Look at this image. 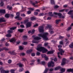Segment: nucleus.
<instances>
[{"instance_id":"f257e3e1","label":"nucleus","mask_w":73,"mask_h":73,"mask_svg":"<svg viewBox=\"0 0 73 73\" xmlns=\"http://www.w3.org/2000/svg\"><path fill=\"white\" fill-rule=\"evenodd\" d=\"M48 33H41L38 35L39 37H41L43 38V40L47 41L48 40V38L47 37V36L48 35Z\"/></svg>"},{"instance_id":"f03ea898","label":"nucleus","mask_w":73,"mask_h":73,"mask_svg":"<svg viewBox=\"0 0 73 73\" xmlns=\"http://www.w3.org/2000/svg\"><path fill=\"white\" fill-rule=\"evenodd\" d=\"M37 50L40 52L42 51V53H45L47 51V50L45 49V48L40 46V45H38Z\"/></svg>"},{"instance_id":"7ed1b4c3","label":"nucleus","mask_w":73,"mask_h":73,"mask_svg":"<svg viewBox=\"0 0 73 73\" xmlns=\"http://www.w3.org/2000/svg\"><path fill=\"white\" fill-rule=\"evenodd\" d=\"M58 50L60 52H58V57L59 58H61V56L59 55L60 53V55H62V53H64V51L62 50V49L61 48H59L58 49Z\"/></svg>"},{"instance_id":"20e7f679","label":"nucleus","mask_w":73,"mask_h":73,"mask_svg":"<svg viewBox=\"0 0 73 73\" xmlns=\"http://www.w3.org/2000/svg\"><path fill=\"white\" fill-rule=\"evenodd\" d=\"M54 63L53 62H52V61H51L50 62H49L48 64V67H53L54 66Z\"/></svg>"},{"instance_id":"39448f33","label":"nucleus","mask_w":73,"mask_h":73,"mask_svg":"<svg viewBox=\"0 0 73 73\" xmlns=\"http://www.w3.org/2000/svg\"><path fill=\"white\" fill-rule=\"evenodd\" d=\"M39 32L42 33L44 31V27L42 26H40L38 28Z\"/></svg>"},{"instance_id":"423d86ee","label":"nucleus","mask_w":73,"mask_h":73,"mask_svg":"<svg viewBox=\"0 0 73 73\" xmlns=\"http://www.w3.org/2000/svg\"><path fill=\"white\" fill-rule=\"evenodd\" d=\"M16 28V27H12L10 28V29L11 30H8L7 31V33H12L13 32V30H15V29Z\"/></svg>"},{"instance_id":"0eeeda50","label":"nucleus","mask_w":73,"mask_h":73,"mask_svg":"<svg viewBox=\"0 0 73 73\" xmlns=\"http://www.w3.org/2000/svg\"><path fill=\"white\" fill-rule=\"evenodd\" d=\"M31 24H32L31 22H29L26 24V28H29L30 27H31Z\"/></svg>"},{"instance_id":"6e6552de","label":"nucleus","mask_w":73,"mask_h":73,"mask_svg":"<svg viewBox=\"0 0 73 73\" xmlns=\"http://www.w3.org/2000/svg\"><path fill=\"white\" fill-rule=\"evenodd\" d=\"M48 28L49 30H50V31H51V30L53 29L52 27V26L50 25H48L45 28V29H47Z\"/></svg>"},{"instance_id":"1a4fd4ad","label":"nucleus","mask_w":73,"mask_h":73,"mask_svg":"<svg viewBox=\"0 0 73 73\" xmlns=\"http://www.w3.org/2000/svg\"><path fill=\"white\" fill-rule=\"evenodd\" d=\"M66 58H63V59L62 60V62L61 65H64L65 63H66Z\"/></svg>"},{"instance_id":"9d476101","label":"nucleus","mask_w":73,"mask_h":73,"mask_svg":"<svg viewBox=\"0 0 73 73\" xmlns=\"http://www.w3.org/2000/svg\"><path fill=\"white\" fill-rule=\"evenodd\" d=\"M41 56L42 58H44V59L45 60H48V58L46 56V55L45 54H42Z\"/></svg>"},{"instance_id":"9b49d317","label":"nucleus","mask_w":73,"mask_h":73,"mask_svg":"<svg viewBox=\"0 0 73 73\" xmlns=\"http://www.w3.org/2000/svg\"><path fill=\"white\" fill-rule=\"evenodd\" d=\"M5 21H6L5 19L3 17L0 19V23H2V22H5Z\"/></svg>"},{"instance_id":"f8f14e48","label":"nucleus","mask_w":73,"mask_h":73,"mask_svg":"<svg viewBox=\"0 0 73 73\" xmlns=\"http://www.w3.org/2000/svg\"><path fill=\"white\" fill-rule=\"evenodd\" d=\"M8 53L11 54H14L15 55L16 54V53L13 51H10L8 52Z\"/></svg>"},{"instance_id":"ddd939ff","label":"nucleus","mask_w":73,"mask_h":73,"mask_svg":"<svg viewBox=\"0 0 73 73\" xmlns=\"http://www.w3.org/2000/svg\"><path fill=\"white\" fill-rule=\"evenodd\" d=\"M16 41V40H15V38H13L11 40H9V41L11 42H15V41Z\"/></svg>"},{"instance_id":"4468645a","label":"nucleus","mask_w":73,"mask_h":73,"mask_svg":"<svg viewBox=\"0 0 73 73\" xmlns=\"http://www.w3.org/2000/svg\"><path fill=\"white\" fill-rule=\"evenodd\" d=\"M67 72H72L73 73V68L68 69L67 70Z\"/></svg>"},{"instance_id":"2eb2a0df","label":"nucleus","mask_w":73,"mask_h":73,"mask_svg":"<svg viewBox=\"0 0 73 73\" xmlns=\"http://www.w3.org/2000/svg\"><path fill=\"white\" fill-rule=\"evenodd\" d=\"M0 13H5V9H2L0 10Z\"/></svg>"},{"instance_id":"dca6fc26","label":"nucleus","mask_w":73,"mask_h":73,"mask_svg":"<svg viewBox=\"0 0 73 73\" xmlns=\"http://www.w3.org/2000/svg\"><path fill=\"white\" fill-rule=\"evenodd\" d=\"M73 10H70L68 13V15H73Z\"/></svg>"},{"instance_id":"f3484780","label":"nucleus","mask_w":73,"mask_h":73,"mask_svg":"<svg viewBox=\"0 0 73 73\" xmlns=\"http://www.w3.org/2000/svg\"><path fill=\"white\" fill-rule=\"evenodd\" d=\"M16 15L17 16L15 17V18H17L18 17L20 16V13L17 12L16 13Z\"/></svg>"},{"instance_id":"a211bd4d","label":"nucleus","mask_w":73,"mask_h":73,"mask_svg":"<svg viewBox=\"0 0 73 73\" xmlns=\"http://www.w3.org/2000/svg\"><path fill=\"white\" fill-rule=\"evenodd\" d=\"M17 65H19V67H23V64H22L21 63H19L17 64Z\"/></svg>"},{"instance_id":"6ab92c4d","label":"nucleus","mask_w":73,"mask_h":73,"mask_svg":"<svg viewBox=\"0 0 73 73\" xmlns=\"http://www.w3.org/2000/svg\"><path fill=\"white\" fill-rule=\"evenodd\" d=\"M32 50H27V53H31L32 52Z\"/></svg>"},{"instance_id":"aec40b11","label":"nucleus","mask_w":73,"mask_h":73,"mask_svg":"<svg viewBox=\"0 0 73 73\" xmlns=\"http://www.w3.org/2000/svg\"><path fill=\"white\" fill-rule=\"evenodd\" d=\"M60 21H61V20L60 19H58V20H56V24H58L60 22Z\"/></svg>"},{"instance_id":"412c9836","label":"nucleus","mask_w":73,"mask_h":73,"mask_svg":"<svg viewBox=\"0 0 73 73\" xmlns=\"http://www.w3.org/2000/svg\"><path fill=\"white\" fill-rule=\"evenodd\" d=\"M5 16L6 18H9L10 17L9 14H6L5 15Z\"/></svg>"},{"instance_id":"4be33fe9","label":"nucleus","mask_w":73,"mask_h":73,"mask_svg":"<svg viewBox=\"0 0 73 73\" xmlns=\"http://www.w3.org/2000/svg\"><path fill=\"white\" fill-rule=\"evenodd\" d=\"M34 40H40L41 38L40 37L38 36L35 37L34 38Z\"/></svg>"},{"instance_id":"5701e85b","label":"nucleus","mask_w":73,"mask_h":73,"mask_svg":"<svg viewBox=\"0 0 73 73\" xmlns=\"http://www.w3.org/2000/svg\"><path fill=\"white\" fill-rule=\"evenodd\" d=\"M61 69V67L60 66L57 67L55 68L54 70H58V69Z\"/></svg>"},{"instance_id":"b1692460","label":"nucleus","mask_w":73,"mask_h":73,"mask_svg":"<svg viewBox=\"0 0 73 73\" xmlns=\"http://www.w3.org/2000/svg\"><path fill=\"white\" fill-rule=\"evenodd\" d=\"M15 19H18V20H20L22 19V18L20 17V16L19 17H18L17 18H15Z\"/></svg>"},{"instance_id":"393cba45","label":"nucleus","mask_w":73,"mask_h":73,"mask_svg":"<svg viewBox=\"0 0 73 73\" xmlns=\"http://www.w3.org/2000/svg\"><path fill=\"white\" fill-rule=\"evenodd\" d=\"M53 53V51H48L47 52V54H52V53Z\"/></svg>"},{"instance_id":"a878e982","label":"nucleus","mask_w":73,"mask_h":73,"mask_svg":"<svg viewBox=\"0 0 73 73\" xmlns=\"http://www.w3.org/2000/svg\"><path fill=\"white\" fill-rule=\"evenodd\" d=\"M70 48H73V43H72L69 46Z\"/></svg>"},{"instance_id":"bb28decb","label":"nucleus","mask_w":73,"mask_h":73,"mask_svg":"<svg viewBox=\"0 0 73 73\" xmlns=\"http://www.w3.org/2000/svg\"><path fill=\"white\" fill-rule=\"evenodd\" d=\"M60 71L62 72H64L65 71V69L62 68L60 69Z\"/></svg>"},{"instance_id":"cd10ccee","label":"nucleus","mask_w":73,"mask_h":73,"mask_svg":"<svg viewBox=\"0 0 73 73\" xmlns=\"http://www.w3.org/2000/svg\"><path fill=\"white\" fill-rule=\"evenodd\" d=\"M7 8L8 9H9V10H11V9H12V7H10L9 6H7Z\"/></svg>"},{"instance_id":"c85d7f7f","label":"nucleus","mask_w":73,"mask_h":73,"mask_svg":"<svg viewBox=\"0 0 73 73\" xmlns=\"http://www.w3.org/2000/svg\"><path fill=\"white\" fill-rule=\"evenodd\" d=\"M40 64H42V65H45V64H46V63H45V62L44 61L41 62L40 63Z\"/></svg>"},{"instance_id":"c756f323","label":"nucleus","mask_w":73,"mask_h":73,"mask_svg":"<svg viewBox=\"0 0 73 73\" xmlns=\"http://www.w3.org/2000/svg\"><path fill=\"white\" fill-rule=\"evenodd\" d=\"M36 18L35 17H33L31 18V20L32 21H33V20H36Z\"/></svg>"},{"instance_id":"7c9ffc66","label":"nucleus","mask_w":73,"mask_h":73,"mask_svg":"<svg viewBox=\"0 0 73 73\" xmlns=\"http://www.w3.org/2000/svg\"><path fill=\"white\" fill-rule=\"evenodd\" d=\"M58 16H59V18H61V16H62V14L61 13H58Z\"/></svg>"},{"instance_id":"2f4dec72","label":"nucleus","mask_w":73,"mask_h":73,"mask_svg":"<svg viewBox=\"0 0 73 73\" xmlns=\"http://www.w3.org/2000/svg\"><path fill=\"white\" fill-rule=\"evenodd\" d=\"M48 15L50 16H53V15L52 14V12H50L49 13Z\"/></svg>"},{"instance_id":"473e14b6","label":"nucleus","mask_w":73,"mask_h":73,"mask_svg":"<svg viewBox=\"0 0 73 73\" xmlns=\"http://www.w3.org/2000/svg\"><path fill=\"white\" fill-rule=\"evenodd\" d=\"M23 31H24V29H18V31L19 32H20L22 33L23 32Z\"/></svg>"},{"instance_id":"72a5a7b5","label":"nucleus","mask_w":73,"mask_h":73,"mask_svg":"<svg viewBox=\"0 0 73 73\" xmlns=\"http://www.w3.org/2000/svg\"><path fill=\"white\" fill-rule=\"evenodd\" d=\"M6 37H11V36H12V35H11L10 34H8L6 35Z\"/></svg>"},{"instance_id":"f704fd0d","label":"nucleus","mask_w":73,"mask_h":73,"mask_svg":"<svg viewBox=\"0 0 73 73\" xmlns=\"http://www.w3.org/2000/svg\"><path fill=\"white\" fill-rule=\"evenodd\" d=\"M15 70L12 69L11 70L10 72L12 73H15L14 72H15Z\"/></svg>"},{"instance_id":"c9c22d12","label":"nucleus","mask_w":73,"mask_h":73,"mask_svg":"<svg viewBox=\"0 0 73 73\" xmlns=\"http://www.w3.org/2000/svg\"><path fill=\"white\" fill-rule=\"evenodd\" d=\"M4 5V3L3 2L1 1V2L0 3V5L1 7H2Z\"/></svg>"},{"instance_id":"e433bc0d","label":"nucleus","mask_w":73,"mask_h":73,"mask_svg":"<svg viewBox=\"0 0 73 73\" xmlns=\"http://www.w3.org/2000/svg\"><path fill=\"white\" fill-rule=\"evenodd\" d=\"M29 21L28 20H25L24 21V23H25V24H26V23L27 24V23H28Z\"/></svg>"},{"instance_id":"4c0bfd02","label":"nucleus","mask_w":73,"mask_h":73,"mask_svg":"<svg viewBox=\"0 0 73 73\" xmlns=\"http://www.w3.org/2000/svg\"><path fill=\"white\" fill-rule=\"evenodd\" d=\"M48 70V68H46L44 72V73H46Z\"/></svg>"},{"instance_id":"58836bf2","label":"nucleus","mask_w":73,"mask_h":73,"mask_svg":"<svg viewBox=\"0 0 73 73\" xmlns=\"http://www.w3.org/2000/svg\"><path fill=\"white\" fill-rule=\"evenodd\" d=\"M44 14L43 13H40L39 15L38 16H44Z\"/></svg>"},{"instance_id":"ea45409f","label":"nucleus","mask_w":73,"mask_h":73,"mask_svg":"<svg viewBox=\"0 0 73 73\" xmlns=\"http://www.w3.org/2000/svg\"><path fill=\"white\" fill-rule=\"evenodd\" d=\"M72 29V27L70 26V27H69L67 29V31H70V29Z\"/></svg>"},{"instance_id":"a19ab883","label":"nucleus","mask_w":73,"mask_h":73,"mask_svg":"<svg viewBox=\"0 0 73 73\" xmlns=\"http://www.w3.org/2000/svg\"><path fill=\"white\" fill-rule=\"evenodd\" d=\"M52 60H54L55 62H56V61H57V58L56 57L54 59H52Z\"/></svg>"},{"instance_id":"79ce46f5","label":"nucleus","mask_w":73,"mask_h":73,"mask_svg":"<svg viewBox=\"0 0 73 73\" xmlns=\"http://www.w3.org/2000/svg\"><path fill=\"white\" fill-rule=\"evenodd\" d=\"M3 49H4V50H7V51H8V50H9V49H8L7 48L5 47L3 48Z\"/></svg>"},{"instance_id":"37998d69","label":"nucleus","mask_w":73,"mask_h":73,"mask_svg":"<svg viewBox=\"0 0 73 73\" xmlns=\"http://www.w3.org/2000/svg\"><path fill=\"white\" fill-rule=\"evenodd\" d=\"M35 30H33L31 32V34H33V33H35Z\"/></svg>"},{"instance_id":"c03bdc74","label":"nucleus","mask_w":73,"mask_h":73,"mask_svg":"<svg viewBox=\"0 0 73 73\" xmlns=\"http://www.w3.org/2000/svg\"><path fill=\"white\" fill-rule=\"evenodd\" d=\"M51 2L52 4H54V0H51Z\"/></svg>"},{"instance_id":"a18cd8bd","label":"nucleus","mask_w":73,"mask_h":73,"mask_svg":"<svg viewBox=\"0 0 73 73\" xmlns=\"http://www.w3.org/2000/svg\"><path fill=\"white\" fill-rule=\"evenodd\" d=\"M23 70H24V68H22L21 69L19 70V72H22V71H23Z\"/></svg>"},{"instance_id":"49530a36","label":"nucleus","mask_w":73,"mask_h":73,"mask_svg":"<svg viewBox=\"0 0 73 73\" xmlns=\"http://www.w3.org/2000/svg\"><path fill=\"white\" fill-rule=\"evenodd\" d=\"M32 5H34V7H38V6L37 5H35V3H32Z\"/></svg>"},{"instance_id":"de8ad7c7","label":"nucleus","mask_w":73,"mask_h":73,"mask_svg":"<svg viewBox=\"0 0 73 73\" xmlns=\"http://www.w3.org/2000/svg\"><path fill=\"white\" fill-rule=\"evenodd\" d=\"M36 54L37 56L40 55V53L39 52H37L36 53Z\"/></svg>"},{"instance_id":"09e8293b","label":"nucleus","mask_w":73,"mask_h":73,"mask_svg":"<svg viewBox=\"0 0 73 73\" xmlns=\"http://www.w3.org/2000/svg\"><path fill=\"white\" fill-rule=\"evenodd\" d=\"M19 48L20 50H23V49H24L23 47L21 46H20Z\"/></svg>"},{"instance_id":"8fccbe9b","label":"nucleus","mask_w":73,"mask_h":73,"mask_svg":"<svg viewBox=\"0 0 73 73\" xmlns=\"http://www.w3.org/2000/svg\"><path fill=\"white\" fill-rule=\"evenodd\" d=\"M38 26V25L37 24H36L34 25L33 27H37Z\"/></svg>"},{"instance_id":"3c124183","label":"nucleus","mask_w":73,"mask_h":73,"mask_svg":"<svg viewBox=\"0 0 73 73\" xmlns=\"http://www.w3.org/2000/svg\"><path fill=\"white\" fill-rule=\"evenodd\" d=\"M59 8V6L58 5H55L54 7V9H56V8Z\"/></svg>"},{"instance_id":"603ef678","label":"nucleus","mask_w":73,"mask_h":73,"mask_svg":"<svg viewBox=\"0 0 73 73\" xmlns=\"http://www.w3.org/2000/svg\"><path fill=\"white\" fill-rule=\"evenodd\" d=\"M1 73H5V70H3L1 71Z\"/></svg>"},{"instance_id":"864d4df0","label":"nucleus","mask_w":73,"mask_h":73,"mask_svg":"<svg viewBox=\"0 0 73 73\" xmlns=\"http://www.w3.org/2000/svg\"><path fill=\"white\" fill-rule=\"evenodd\" d=\"M32 42L33 43H38V42H37V41H35L33 40L32 41Z\"/></svg>"},{"instance_id":"5fc2aeb1","label":"nucleus","mask_w":73,"mask_h":73,"mask_svg":"<svg viewBox=\"0 0 73 73\" xmlns=\"http://www.w3.org/2000/svg\"><path fill=\"white\" fill-rule=\"evenodd\" d=\"M8 62L9 64H11L12 62V60H8Z\"/></svg>"},{"instance_id":"6e6d98bb","label":"nucleus","mask_w":73,"mask_h":73,"mask_svg":"<svg viewBox=\"0 0 73 73\" xmlns=\"http://www.w3.org/2000/svg\"><path fill=\"white\" fill-rule=\"evenodd\" d=\"M5 40V39L4 38H3L1 40V41L2 42H3V41H4Z\"/></svg>"},{"instance_id":"4d7b16f0","label":"nucleus","mask_w":73,"mask_h":73,"mask_svg":"<svg viewBox=\"0 0 73 73\" xmlns=\"http://www.w3.org/2000/svg\"><path fill=\"white\" fill-rule=\"evenodd\" d=\"M21 16L23 17H25V15L24 14H21Z\"/></svg>"},{"instance_id":"13d9d810","label":"nucleus","mask_w":73,"mask_h":73,"mask_svg":"<svg viewBox=\"0 0 73 73\" xmlns=\"http://www.w3.org/2000/svg\"><path fill=\"white\" fill-rule=\"evenodd\" d=\"M27 14H31V12L30 11H27Z\"/></svg>"},{"instance_id":"bf43d9fd","label":"nucleus","mask_w":73,"mask_h":73,"mask_svg":"<svg viewBox=\"0 0 73 73\" xmlns=\"http://www.w3.org/2000/svg\"><path fill=\"white\" fill-rule=\"evenodd\" d=\"M64 9H63L62 10H59V12H63L64 11Z\"/></svg>"},{"instance_id":"052dcab7","label":"nucleus","mask_w":73,"mask_h":73,"mask_svg":"<svg viewBox=\"0 0 73 73\" xmlns=\"http://www.w3.org/2000/svg\"><path fill=\"white\" fill-rule=\"evenodd\" d=\"M1 56L2 57H4V56H5V54L3 53L1 54Z\"/></svg>"},{"instance_id":"680f3d73","label":"nucleus","mask_w":73,"mask_h":73,"mask_svg":"<svg viewBox=\"0 0 73 73\" xmlns=\"http://www.w3.org/2000/svg\"><path fill=\"white\" fill-rule=\"evenodd\" d=\"M59 38H61L62 39L64 38V36H60L59 37Z\"/></svg>"},{"instance_id":"e2e57ef3","label":"nucleus","mask_w":73,"mask_h":73,"mask_svg":"<svg viewBox=\"0 0 73 73\" xmlns=\"http://www.w3.org/2000/svg\"><path fill=\"white\" fill-rule=\"evenodd\" d=\"M10 17H14V15L13 14H9Z\"/></svg>"},{"instance_id":"0e129e2a","label":"nucleus","mask_w":73,"mask_h":73,"mask_svg":"<svg viewBox=\"0 0 73 73\" xmlns=\"http://www.w3.org/2000/svg\"><path fill=\"white\" fill-rule=\"evenodd\" d=\"M65 16L64 15V16L62 15L61 18H62V19H64V18H65Z\"/></svg>"},{"instance_id":"69168bd1","label":"nucleus","mask_w":73,"mask_h":73,"mask_svg":"<svg viewBox=\"0 0 73 73\" xmlns=\"http://www.w3.org/2000/svg\"><path fill=\"white\" fill-rule=\"evenodd\" d=\"M54 33V31H51L50 32V34H53V33Z\"/></svg>"},{"instance_id":"338daca9","label":"nucleus","mask_w":73,"mask_h":73,"mask_svg":"<svg viewBox=\"0 0 73 73\" xmlns=\"http://www.w3.org/2000/svg\"><path fill=\"white\" fill-rule=\"evenodd\" d=\"M20 27H21L22 28H24V26L23 25H21L20 26Z\"/></svg>"},{"instance_id":"774afa93","label":"nucleus","mask_w":73,"mask_h":73,"mask_svg":"<svg viewBox=\"0 0 73 73\" xmlns=\"http://www.w3.org/2000/svg\"><path fill=\"white\" fill-rule=\"evenodd\" d=\"M31 56H35V54L34 53H32L31 54Z\"/></svg>"}]
</instances>
